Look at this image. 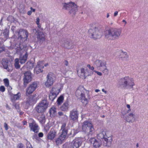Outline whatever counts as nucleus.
Listing matches in <instances>:
<instances>
[{"instance_id":"nucleus-49","label":"nucleus","mask_w":148,"mask_h":148,"mask_svg":"<svg viewBox=\"0 0 148 148\" xmlns=\"http://www.w3.org/2000/svg\"><path fill=\"white\" fill-rule=\"evenodd\" d=\"M4 127L6 130H8V125L7 124L5 123H4Z\"/></svg>"},{"instance_id":"nucleus-54","label":"nucleus","mask_w":148,"mask_h":148,"mask_svg":"<svg viewBox=\"0 0 148 148\" xmlns=\"http://www.w3.org/2000/svg\"><path fill=\"white\" fill-rule=\"evenodd\" d=\"M118 14V12L117 11H115L114 14V16H116Z\"/></svg>"},{"instance_id":"nucleus-15","label":"nucleus","mask_w":148,"mask_h":148,"mask_svg":"<svg viewBox=\"0 0 148 148\" xmlns=\"http://www.w3.org/2000/svg\"><path fill=\"white\" fill-rule=\"evenodd\" d=\"M32 79V74L30 72L27 71L24 73L23 80L24 84L25 86L31 81Z\"/></svg>"},{"instance_id":"nucleus-47","label":"nucleus","mask_w":148,"mask_h":148,"mask_svg":"<svg viewBox=\"0 0 148 148\" xmlns=\"http://www.w3.org/2000/svg\"><path fill=\"white\" fill-rule=\"evenodd\" d=\"M94 72L95 73H96L97 74V75L99 76H101L102 75V73L101 72H99L98 71H96L95 70H94Z\"/></svg>"},{"instance_id":"nucleus-58","label":"nucleus","mask_w":148,"mask_h":148,"mask_svg":"<svg viewBox=\"0 0 148 148\" xmlns=\"http://www.w3.org/2000/svg\"><path fill=\"white\" fill-rule=\"evenodd\" d=\"M102 92H104L105 94L107 93V91L105 90L104 89H102Z\"/></svg>"},{"instance_id":"nucleus-20","label":"nucleus","mask_w":148,"mask_h":148,"mask_svg":"<svg viewBox=\"0 0 148 148\" xmlns=\"http://www.w3.org/2000/svg\"><path fill=\"white\" fill-rule=\"evenodd\" d=\"M44 66L43 65L42 62L41 61L38 62L37 64L34 69V73L38 74L43 71L42 69Z\"/></svg>"},{"instance_id":"nucleus-3","label":"nucleus","mask_w":148,"mask_h":148,"mask_svg":"<svg viewBox=\"0 0 148 148\" xmlns=\"http://www.w3.org/2000/svg\"><path fill=\"white\" fill-rule=\"evenodd\" d=\"M88 32L90 37L95 40L100 38L102 35V30L99 27H95L92 29H90Z\"/></svg>"},{"instance_id":"nucleus-29","label":"nucleus","mask_w":148,"mask_h":148,"mask_svg":"<svg viewBox=\"0 0 148 148\" xmlns=\"http://www.w3.org/2000/svg\"><path fill=\"white\" fill-rule=\"evenodd\" d=\"M69 104L68 101L64 102L60 107L62 111H65L68 110Z\"/></svg>"},{"instance_id":"nucleus-55","label":"nucleus","mask_w":148,"mask_h":148,"mask_svg":"<svg viewBox=\"0 0 148 148\" xmlns=\"http://www.w3.org/2000/svg\"><path fill=\"white\" fill-rule=\"evenodd\" d=\"M30 9L31 10H32V12H35V11H36L35 9L33 8H32V7H30Z\"/></svg>"},{"instance_id":"nucleus-41","label":"nucleus","mask_w":148,"mask_h":148,"mask_svg":"<svg viewBox=\"0 0 148 148\" xmlns=\"http://www.w3.org/2000/svg\"><path fill=\"white\" fill-rule=\"evenodd\" d=\"M35 99L34 98V96H32L29 98V101H27V102H28V103L29 104H30V103H32L34 101H35Z\"/></svg>"},{"instance_id":"nucleus-13","label":"nucleus","mask_w":148,"mask_h":148,"mask_svg":"<svg viewBox=\"0 0 148 148\" xmlns=\"http://www.w3.org/2000/svg\"><path fill=\"white\" fill-rule=\"evenodd\" d=\"M37 84L36 82H33L30 84L26 89V95L32 94L36 90L37 86Z\"/></svg>"},{"instance_id":"nucleus-39","label":"nucleus","mask_w":148,"mask_h":148,"mask_svg":"<svg viewBox=\"0 0 148 148\" xmlns=\"http://www.w3.org/2000/svg\"><path fill=\"white\" fill-rule=\"evenodd\" d=\"M9 31L7 29H5L4 31L3 32V34L4 37L6 38H8L9 36Z\"/></svg>"},{"instance_id":"nucleus-45","label":"nucleus","mask_w":148,"mask_h":148,"mask_svg":"<svg viewBox=\"0 0 148 148\" xmlns=\"http://www.w3.org/2000/svg\"><path fill=\"white\" fill-rule=\"evenodd\" d=\"M15 108L17 110H18L19 108V105L18 103H15L13 104Z\"/></svg>"},{"instance_id":"nucleus-16","label":"nucleus","mask_w":148,"mask_h":148,"mask_svg":"<svg viewBox=\"0 0 148 148\" xmlns=\"http://www.w3.org/2000/svg\"><path fill=\"white\" fill-rule=\"evenodd\" d=\"M118 57L119 59L122 61L127 60L129 58V55L126 52L121 50L118 52Z\"/></svg>"},{"instance_id":"nucleus-56","label":"nucleus","mask_w":148,"mask_h":148,"mask_svg":"<svg viewBox=\"0 0 148 148\" xmlns=\"http://www.w3.org/2000/svg\"><path fill=\"white\" fill-rule=\"evenodd\" d=\"M23 125H26L27 123V122L26 121H23Z\"/></svg>"},{"instance_id":"nucleus-33","label":"nucleus","mask_w":148,"mask_h":148,"mask_svg":"<svg viewBox=\"0 0 148 148\" xmlns=\"http://www.w3.org/2000/svg\"><path fill=\"white\" fill-rule=\"evenodd\" d=\"M21 97V93L18 92L16 94H14L12 98H11V100L13 101V100H16L19 99Z\"/></svg>"},{"instance_id":"nucleus-50","label":"nucleus","mask_w":148,"mask_h":148,"mask_svg":"<svg viewBox=\"0 0 148 148\" xmlns=\"http://www.w3.org/2000/svg\"><path fill=\"white\" fill-rule=\"evenodd\" d=\"M5 50L4 47H0V53Z\"/></svg>"},{"instance_id":"nucleus-17","label":"nucleus","mask_w":148,"mask_h":148,"mask_svg":"<svg viewBox=\"0 0 148 148\" xmlns=\"http://www.w3.org/2000/svg\"><path fill=\"white\" fill-rule=\"evenodd\" d=\"M69 117L71 120L73 121L77 120L78 117V113L77 110L74 109L70 112Z\"/></svg>"},{"instance_id":"nucleus-53","label":"nucleus","mask_w":148,"mask_h":148,"mask_svg":"<svg viewBox=\"0 0 148 148\" xmlns=\"http://www.w3.org/2000/svg\"><path fill=\"white\" fill-rule=\"evenodd\" d=\"M64 64L66 66H68V64H69V62H68L66 60L65 61V63H64Z\"/></svg>"},{"instance_id":"nucleus-8","label":"nucleus","mask_w":148,"mask_h":148,"mask_svg":"<svg viewBox=\"0 0 148 148\" xmlns=\"http://www.w3.org/2000/svg\"><path fill=\"white\" fill-rule=\"evenodd\" d=\"M94 65L98 69L102 71L108 73V71L106 66V62L104 61L97 60L94 62Z\"/></svg>"},{"instance_id":"nucleus-46","label":"nucleus","mask_w":148,"mask_h":148,"mask_svg":"<svg viewBox=\"0 0 148 148\" xmlns=\"http://www.w3.org/2000/svg\"><path fill=\"white\" fill-rule=\"evenodd\" d=\"M5 88L4 86H1L0 87V91L3 92L5 91Z\"/></svg>"},{"instance_id":"nucleus-4","label":"nucleus","mask_w":148,"mask_h":148,"mask_svg":"<svg viewBox=\"0 0 148 148\" xmlns=\"http://www.w3.org/2000/svg\"><path fill=\"white\" fill-rule=\"evenodd\" d=\"M49 103L47 100H43L40 102L36 106L35 110L38 113L44 112L47 109Z\"/></svg>"},{"instance_id":"nucleus-28","label":"nucleus","mask_w":148,"mask_h":148,"mask_svg":"<svg viewBox=\"0 0 148 148\" xmlns=\"http://www.w3.org/2000/svg\"><path fill=\"white\" fill-rule=\"evenodd\" d=\"M97 138L99 139H104L107 136L106 134V132L104 130H101V132L97 135Z\"/></svg>"},{"instance_id":"nucleus-42","label":"nucleus","mask_w":148,"mask_h":148,"mask_svg":"<svg viewBox=\"0 0 148 148\" xmlns=\"http://www.w3.org/2000/svg\"><path fill=\"white\" fill-rule=\"evenodd\" d=\"M4 82L6 86L8 87L9 85V81L8 79H3Z\"/></svg>"},{"instance_id":"nucleus-9","label":"nucleus","mask_w":148,"mask_h":148,"mask_svg":"<svg viewBox=\"0 0 148 148\" xmlns=\"http://www.w3.org/2000/svg\"><path fill=\"white\" fill-rule=\"evenodd\" d=\"M82 141L80 138H76L67 145V148H79L82 145Z\"/></svg>"},{"instance_id":"nucleus-63","label":"nucleus","mask_w":148,"mask_h":148,"mask_svg":"<svg viewBox=\"0 0 148 148\" xmlns=\"http://www.w3.org/2000/svg\"><path fill=\"white\" fill-rule=\"evenodd\" d=\"M87 67H88L89 69L90 68V67H91V66L90 65V64H88L87 65Z\"/></svg>"},{"instance_id":"nucleus-7","label":"nucleus","mask_w":148,"mask_h":148,"mask_svg":"<svg viewBox=\"0 0 148 148\" xmlns=\"http://www.w3.org/2000/svg\"><path fill=\"white\" fill-rule=\"evenodd\" d=\"M82 130L88 135L92 134L94 128L92 123L90 121H86L83 123Z\"/></svg>"},{"instance_id":"nucleus-43","label":"nucleus","mask_w":148,"mask_h":148,"mask_svg":"<svg viewBox=\"0 0 148 148\" xmlns=\"http://www.w3.org/2000/svg\"><path fill=\"white\" fill-rule=\"evenodd\" d=\"M27 142L26 143L27 148H33L31 145L30 142L28 141L27 140H26Z\"/></svg>"},{"instance_id":"nucleus-31","label":"nucleus","mask_w":148,"mask_h":148,"mask_svg":"<svg viewBox=\"0 0 148 148\" xmlns=\"http://www.w3.org/2000/svg\"><path fill=\"white\" fill-rule=\"evenodd\" d=\"M49 112L51 116H54L57 114L56 109L54 107H52L49 110Z\"/></svg>"},{"instance_id":"nucleus-37","label":"nucleus","mask_w":148,"mask_h":148,"mask_svg":"<svg viewBox=\"0 0 148 148\" xmlns=\"http://www.w3.org/2000/svg\"><path fill=\"white\" fill-rule=\"evenodd\" d=\"M82 99V102L84 106L86 105L88 103V99L85 98V96L80 98Z\"/></svg>"},{"instance_id":"nucleus-62","label":"nucleus","mask_w":148,"mask_h":148,"mask_svg":"<svg viewBox=\"0 0 148 148\" xmlns=\"http://www.w3.org/2000/svg\"><path fill=\"white\" fill-rule=\"evenodd\" d=\"M90 69L91 70H94V67L93 66H91L90 68Z\"/></svg>"},{"instance_id":"nucleus-21","label":"nucleus","mask_w":148,"mask_h":148,"mask_svg":"<svg viewBox=\"0 0 148 148\" xmlns=\"http://www.w3.org/2000/svg\"><path fill=\"white\" fill-rule=\"evenodd\" d=\"M68 129V127H66V124L65 123H63L60 130V131H61V135L66 138L67 136Z\"/></svg>"},{"instance_id":"nucleus-24","label":"nucleus","mask_w":148,"mask_h":148,"mask_svg":"<svg viewBox=\"0 0 148 148\" xmlns=\"http://www.w3.org/2000/svg\"><path fill=\"white\" fill-rule=\"evenodd\" d=\"M103 145L105 146L109 147L111 146L112 141L111 137H108V138H106L104 139Z\"/></svg>"},{"instance_id":"nucleus-10","label":"nucleus","mask_w":148,"mask_h":148,"mask_svg":"<svg viewBox=\"0 0 148 148\" xmlns=\"http://www.w3.org/2000/svg\"><path fill=\"white\" fill-rule=\"evenodd\" d=\"M47 81L45 84L47 87H49L53 84L55 78V75L53 73L50 72L47 75Z\"/></svg>"},{"instance_id":"nucleus-59","label":"nucleus","mask_w":148,"mask_h":148,"mask_svg":"<svg viewBox=\"0 0 148 148\" xmlns=\"http://www.w3.org/2000/svg\"><path fill=\"white\" fill-rule=\"evenodd\" d=\"M58 114L60 116H62L63 115V112H59L58 113Z\"/></svg>"},{"instance_id":"nucleus-48","label":"nucleus","mask_w":148,"mask_h":148,"mask_svg":"<svg viewBox=\"0 0 148 148\" xmlns=\"http://www.w3.org/2000/svg\"><path fill=\"white\" fill-rule=\"evenodd\" d=\"M8 95L10 96V98H12L13 96V95L14 94H13L11 92H8Z\"/></svg>"},{"instance_id":"nucleus-14","label":"nucleus","mask_w":148,"mask_h":148,"mask_svg":"<svg viewBox=\"0 0 148 148\" xmlns=\"http://www.w3.org/2000/svg\"><path fill=\"white\" fill-rule=\"evenodd\" d=\"M29 125L31 130H32L36 133L38 132V126L33 119H29Z\"/></svg>"},{"instance_id":"nucleus-22","label":"nucleus","mask_w":148,"mask_h":148,"mask_svg":"<svg viewBox=\"0 0 148 148\" xmlns=\"http://www.w3.org/2000/svg\"><path fill=\"white\" fill-rule=\"evenodd\" d=\"M80 71L81 74V78L84 77L85 79L87 77L90 75V73L87 69H85L84 68H82L80 69Z\"/></svg>"},{"instance_id":"nucleus-36","label":"nucleus","mask_w":148,"mask_h":148,"mask_svg":"<svg viewBox=\"0 0 148 148\" xmlns=\"http://www.w3.org/2000/svg\"><path fill=\"white\" fill-rule=\"evenodd\" d=\"M14 65L15 68L16 69H18L20 68V66L19 64V60L18 58H16L15 59Z\"/></svg>"},{"instance_id":"nucleus-40","label":"nucleus","mask_w":148,"mask_h":148,"mask_svg":"<svg viewBox=\"0 0 148 148\" xmlns=\"http://www.w3.org/2000/svg\"><path fill=\"white\" fill-rule=\"evenodd\" d=\"M40 21V19L39 18V17L37 18L36 19V23L39 29H41V25L39 23Z\"/></svg>"},{"instance_id":"nucleus-60","label":"nucleus","mask_w":148,"mask_h":148,"mask_svg":"<svg viewBox=\"0 0 148 148\" xmlns=\"http://www.w3.org/2000/svg\"><path fill=\"white\" fill-rule=\"evenodd\" d=\"M122 22H124V23H125V25H124V26H125V25L127 24V22L125 21V20H123L122 21Z\"/></svg>"},{"instance_id":"nucleus-51","label":"nucleus","mask_w":148,"mask_h":148,"mask_svg":"<svg viewBox=\"0 0 148 148\" xmlns=\"http://www.w3.org/2000/svg\"><path fill=\"white\" fill-rule=\"evenodd\" d=\"M43 136V134L42 132H40L38 134V136L40 137H42Z\"/></svg>"},{"instance_id":"nucleus-35","label":"nucleus","mask_w":148,"mask_h":148,"mask_svg":"<svg viewBox=\"0 0 148 148\" xmlns=\"http://www.w3.org/2000/svg\"><path fill=\"white\" fill-rule=\"evenodd\" d=\"M38 119L41 123H43L45 122V116L44 114L41 115Z\"/></svg>"},{"instance_id":"nucleus-23","label":"nucleus","mask_w":148,"mask_h":148,"mask_svg":"<svg viewBox=\"0 0 148 148\" xmlns=\"http://www.w3.org/2000/svg\"><path fill=\"white\" fill-rule=\"evenodd\" d=\"M56 131L55 130L51 129L47 136V138L50 140H52L56 137Z\"/></svg>"},{"instance_id":"nucleus-12","label":"nucleus","mask_w":148,"mask_h":148,"mask_svg":"<svg viewBox=\"0 0 148 148\" xmlns=\"http://www.w3.org/2000/svg\"><path fill=\"white\" fill-rule=\"evenodd\" d=\"M59 92L58 88H53L50 91L49 95V99L53 101L57 97V95Z\"/></svg>"},{"instance_id":"nucleus-2","label":"nucleus","mask_w":148,"mask_h":148,"mask_svg":"<svg viewBox=\"0 0 148 148\" xmlns=\"http://www.w3.org/2000/svg\"><path fill=\"white\" fill-rule=\"evenodd\" d=\"M120 86H122L124 88H128L133 90V86L135 85L134 79L129 76H126L121 78L119 82Z\"/></svg>"},{"instance_id":"nucleus-57","label":"nucleus","mask_w":148,"mask_h":148,"mask_svg":"<svg viewBox=\"0 0 148 148\" xmlns=\"http://www.w3.org/2000/svg\"><path fill=\"white\" fill-rule=\"evenodd\" d=\"M6 108L7 109H8V110H10V106L8 105L7 104L6 106Z\"/></svg>"},{"instance_id":"nucleus-52","label":"nucleus","mask_w":148,"mask_h":148,"mask_svg":"<svg viewBox=\"0 0 148 148\" xmlns=\"http://www.w3.org/2000/svg\"><path fill=\"white\" fill-rule=\"evenodd\" d=\"M32 13V10H30V11H28L27 12V14L28 15H31Z\"/></svg>"},{"instance_id":"nucleus-32","label":"nucleus","mask_w":148,"mask_h":148,"mask_svg":"<svg viewBox=\"0 0 148 148\" xmlns=\"http://www.w3.org/2000/svg\"><path fill=\"white\" fill-rule=\"evenodd\" d=\"M27 47H17L16 51L17 53H22L27 49Z\"/></svg>"},{"instance_id":"nucleus-26","label":"nucleus","mask_w":148,"mask_h":148,"mask_svg":"<svg viewBox=\"0 0 148 148\" xmlns=\"http://www.w3.org/2000/svg\"><path fill=\"white\" fill-rule=\"evenodd\" d=\"M66 137L61 135H60L58 137L55 139V142L57 145H59L62 144V142L66 138Z\"/></svg>"},{"instance_id":"nucleus-38","label":"nucleus","mask_w":148,"mask_h":148,"mask_svg":"<svg viewBox=\"0 0 148 148\" xmlns=\"http://www.w3.org/2000/svg\"><path fill=\"white\" fill-rule=\"evenodd\" d=\"M64 97L62 96H60L58 99L57 100V104L58 105H60L63 102Z\"/></svg>"},{"instance_id":"nucleus-44","label":"nucleus","mask_w":148,"mask_h":148,"mask_svg":"<svg viewBox=\"0 0 148 148\" xmlns=\"http://www.w3.org/2000/svg\"><path fill=\"white\" fill-rule=\"evenodd\" d=\"M17 148H24V145L22 143H20L18 144Z\"/></svg>"},{"instance_id":"nucleus-5","label":"nucleus","mask_w":148,"mask_h":148,"mask_svg":"<svg viewBox=\"0 0 148 148\" xmlns=\"http://www.w3.org/2000/svg\"><path fill=\"white\" fill-rule=\"evenodd\" d=\"M16 34L18 35V40L20 41L19 45H22L23 42L26 40L28 36V33L25 30L22 29L18 30L16 32Z\"/></svg>"},{"instance_id":"nucleus-19","label":"nucleus","mask_w":148,"mask_h":148,"mask_svg":"<svg viewBox=\"0 0 148 148\" xmlns=\"http://www.w3.org/2000/svg\"><path fill=\"white\" fill-rule=\"evenodd\" d=\"M90 141L95 148H99L101 145V143L100 140L96 139L94 138H91L90 140Z\"/></svg>"},{"instance_id":"nucleus-30","label":"nucleus","mask_w":148,"mask_h":148,"mask_svg":"<svg viewBox=\"0 0 148 148\" xmlns=\"http://www.w3.org/2000/svg\"><path fill=\"white\" fill-rule=\"evenodd\" d=\"M28 56V54L26 52L24 55L22 57H21L19 58L20 62L21 64L24 63L26 61Z\"/></svg>"},{"instance_id":"nucleus-11","label":"nucleus","mask_w":148,"mask_h":148,"mask_svg":"<svg viewBox=\"0 0 148 148\" xmlns=\"http://www.w3.org/2000/svg\"><path fill=\"white\" fill-rule=\"evenodd\" d=\"M32 34L36 36L37 39L39 40L43 41L45 40V35L41 32H39L38 29H33L32 30Z\"/></svg>"},{"instance_id":"nucleus-27","label":"nucleus","mask_w":148,"mask_h":148,"mask_svg":"<svg viewBox=\"0 0 148 148\" xmlns=\"http://www.w3.org/2000/svg\"><path fill=\"white\" fill-rule=\"evenodd\" d=\"M8 61L7 60L3 59L1 61V63L4 69H5L8 72H10L12 70L9 69L8 66Z\"/></svg>"},{"instance_id":"nucleus-34","label":"nucleus","mask_w":148,"mask_h":148,"mask_svg":"<svg viewBox=\"0 0 148 148\" xmlns=\"http://www.w3.org/2000/svg\"><path fill=\"white\" fill-rule=\"evenodd\" d=\"M27 68L29 69H32L34 67V64L31 62H27L25 65Z\"/></svg>"},{"instance_id":"nucleus-25","label":"nucleus","mask_w":148,"mask_h":148,"mask_svg":"<svg viewBox=\"0 0 148 148\" xmlns=\"http://www.w3.org/2000/svg\"><path fill=\"white\" fill-rule=\"evenodd\" d=\"M135 116L134 114L130 113L128 116H125L124 119L127 122L132 123V120H135Z\"/></svg>"},{"instance_id":"nucleus-18","label":"nucleus","mask_w":148,"mask_h":148,"mask_svg":"<svg viewBox=\"0 0 148 148\" xmlns=\"http://www.w3.org/2000/svg\"><path fill=\"white\" fill-rule=\"evenodd\" d=\"M85 89L82 86H79L76 90L75 92L76 96L79 98H80L84 96V94Z\"/></svg>"},{"instance_id":"nucleus-1","label":"nucleus","mask_w":148,"mask_h":148,"mask_svg":"<svg viewBox=\"0 0 148 148\" xmlns=\"http://www.w3.org/2000/svg\"><path fill=\"white\" fill-rule=\"evenodd\" d=\"M121 32L122 30L120 29L110 28L105 31L104 35L106 38L113 40L118 39Z\"/></svg>"},{"instance_id":"nucleus-64","label":"nucleus","mask_w":148,"mask_h":148,"mask_svg":"<svg viewBox=\"0 0 148 148\" xmlns=\"http://www.w3.org/2000/svg\"><path fill=\"white\" fill-rule=\"evenodd\" d=\"M100 90L99 89H96L95 90V92H98Z\"/></svg>"},{"instance_id":"nucleus-6","label":"nucleus","mask_w":148,"mask_h":148,"mask_svg":"<svg viewBox=\"0 0 148 148\" xmlns=\"http://www.w3.org/2000/svg\"><path fill=\"white\" fill-rule=\"evenodd\" d=\"M63 4V9L69 10V12L72 16L75 15L77 10V6L76 4L72 2L68 3H64Z\"/></svg>"},{"instance_id":"nucleus-61","label":"nucleus","mask_w":148,"mask_h":148,"mask_svg":"<svg viewBox=\"0 0 148 148\" xmlns=\"http://www.w3.org/2000/svg\"><path fill=\"white\" fill-rule=\"evenodd\" d=\"M126 106L127 108L128 109L130 108V105L127 104L126 105Z\"/></svg>"}]
</instances>
